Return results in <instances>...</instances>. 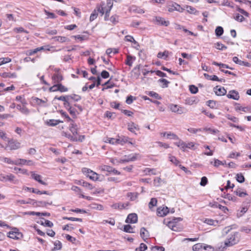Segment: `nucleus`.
Returning a JSON list of instances; mask_svg holds the SVG:
<instances>
[{"instance_id":"1","label":"nucleus","mask_w":251,"mask_h":251,"mask_svg":"<svg viewBox=\"0 0 251 251\" xmlns=\"http://www.w3.org/2000/svg\"><path fill=\"white\" fill-rule=\"evenodd\" d=\"M104 3H102L100 6L98 7V11L103 15L105 13L104 20L108 21L109 13L113 6V3L111 0H107V7H104Z\"/></svg>"},{"instance_id":"2","label":"nucleus","mask_w":251,"mask_h":251,"mask_svg":"<svg viewBox=\"0 0 251 251\" xmlns=\"http://www.w3.org/2000/svg\"><path fill=\"white\" fill-rule=\"evenodd\" d=\"M240 240V235L239 232H234L231 233L225 241V247H231L237 244Z\"/></svg>"},{"instance_id":"3","label":"nucleus","mask_w":251,"mask_h":251,"mask_svg":"<svg viewBox=\"0 0 251 251\" xmlns=\"http://www.w3.org/2000/svg\"><path fill=\"white\" fill-rule=\"evenodd\" d=\"M7 141L8 142V144L4 148L5 150L8 149L11 151L16 150L20 148L21 144L17 141L8 139Z\"/></svg>"},{"instance_id":"4","label":"nucleus","mask_w":251,"mask_h":251,"mask_svg":"<svg viewBox=\"0 0 251 251\" xmlns=\"http://www.w3.org/2000/svg\"><path fill=\"white\" fill-rule=\"evenodd\" d=\"M170 110L178 114H182L186 112V110L184 108L178 106L177 104L171 103L168 105Z\"/></svg>"},{"instance_id":"5","label":"nucleus","mask_w":251,"mask_h":251,"mask_svg":"<svg viewBox=\"0 0 251 251\" xmlns=\"http://www.w3.org/2000/svg\"><path fill=\"white\" fill-rule=\"evenodd\" d=\"M9 237L10 238L13 239H20L23 237V234L19 231V230L17 228H14L13 231H10L8 233Z\"/></svg>"},{"instance_id":"6","label":"nucleus","mask_w":251,"mask_h":251,"mask_svg":"<svg viewBox=\"0 0 251 251\" xmlns=\"http://www.w3.org/2000/svg\"><path fill=\"white\" fill-rule=\"evenodd\" d=\"M168 11L170 12H173L174 11H177L179 12H182L184 9L182 8L180 5L176 2H173L171 4H169L168 6Z\"/></svg>"},{"instance_id":"7","label":"nucleus","mask_w":251,"mask_h":251,"mask_svg":"<svg viewBox=\"0 0 251 251\" xmlns=\"http://www.w3.org/2000/svg\"><path fill=\"white\" fill-rule=\"evenodd\" d=\"M15 176L12 174L8 175H4L3 174L0 175V180L1 181L8 180L9 181H13L14 184H17L18 182V180H15Z\"/></svg>"},{"instance_id":"8","label":"nucleus","mask_w":251,"mask_h":251,"mask_svg":"<svg viewBox=\"0 0 251 251\" xmlns=\"http://www.w3.org/2000/svg\"><path fill=\"white\" fill-rule=\"evenodd\" d=\"M129 140L130 138L124 136H118V138H117V144L123 145L125 143H128L131 145H134L135 143L130 141Z\"/></svg>"},{"instance_id":"9","label":"nucleus","mask_w":251,"mask_h":251,"mask_svg":"<svg viewBox=\"0 0 251 251\" xmlns=\"http://www.w3.org/2000/svg\"><path fill=\"white\" fill-rule=\"evenodd\" d=\"M137 154H135L134 155L130 154L128 156L125 155V158L121 159L117 162L119 163H124L130 161H134L137 159Z\"/></svg>"},{"instance_id":"10","label":"nucleus","mask_w":251,"mask_h":251,"mask_svg":"<svg viewBox=\"0 0 251 251\" xmlns=\"http://www.w3.org/2000/svg\"><path fill=\"white\" fill-rule=\"evenodd\" d=\"M138 221V216L135 213H131L128 215L126 223L129 224H135Z\"/></svg>"},{"instance_id":"11","label":"nucleus","mask_w":251,"mask_h":251,"mask_svg":"<svg viewBox=\"0 0 251 251\" xmlns=\"http://www.w3.org/2000/svg\"><path fill=\"white\" fill-rule=\"evenodd\" d=\"M51 78L54 83L60 84L61 81L63 80V76L60 73H57L54 74Z\"/></svg>"},{"instance_id":"12","label":"nucleus","mask_w":251,"mask_h":251,"mask_svg":"<svg viewBox=\"0 0 251 251\" xmlns=\"http://www.w3.org/2000/svg\"><path fill=\"white\" fill-rule=\"evenodd\" d=\"M155 22L159 25L168 26L170 24L169 21H166L164 18L161 17H155Z\"/></svg>"},{"instance_id":"13","label":"nucleus","mask_w":251,"mask_h":251,"mask_svg":"<svg viewBox=\"0 0 251 251\" xmlns=\"http://www.w3.org/2000/svg\"><path fill=\"white\" fill-rule=\"evenodd\" d=\"M182 219L181 218H174L172 221H169L167 224V226L171 229L176 231L175 227L176 226L177 222L181 221Z\"/></svg>"},{"instance_id":"14","label":"nucleus","mask_w":251,"mask_h":251,"mask_svg":"<svg viewBox=\"0 0 251 251\" xmlns=\"http://www.w3.org/2000/svg\"><path fill=\"white\" fill-rule=\"evenodd\" d=\"M169 212V208L167 207H160L157 209V215L161 217L166 216Z\"/></svg>"},{"instance_id":"15","label":"nucleus","mask_w":251,"mask_h":251,"mask_svg":"<svg viewBox=\"0 0 251 251\" xmlns=\"http://www.w3.org/2000/svg\"><path fill=\"white\" fill-rule=\"evenodd\" d=\"M228 99H231L235 100H238L240 98L239 93L235 90H231L226 95Z\"/></svg>"},{"instance_id":"16","label":"nucleus","mask_w":251,"mask_h":251,"mask_svg":"<svg viewBox=\"0 0 251 251\" xmlns=\"http://www.w3.org/2000/svg\"><path fill=\"white\" fill-rule=\"evenodd\" d=\"M214 91L217 96H224L226 94V90L224 87L219 88L218 86L214 88Z\"/></svg>"},{"instance_id":"17","label":"nucleus","mask_w":251,"mask_h":251,"mask_svg":"<svg viewBox=\"0 0 251 251\" xmlns=\"http://www.w3.org/2000/svg\"><path fill=\"white\" fill-rule=\"evenodd\" d=\"M210 204L211 205V206L213 208H218L223 211L224 212V213H226L227 211H228V208L224 206H223L219 203H218L217 202H214L213 203H210Z\"/></svg>"},{"instance_id":"18","label":"nucleus","mask_w":251,"mask_h":251,"mask_svg":"<svg viewBox=\"0 0 251 251\" xmlns=\"http://www.w3.org/2000/svg\"><path fill=\"white\" fill-rule=\"evenodd\" d=\"M232 60L236 64H237L239 65L244 66L246 67H250L251 65L249 63L245 61H242L238 59V58L236 56H234L232 58Z\"/></svg>"},{"instance_id":"19","label":"nucleus","mask_w":251,"mask_h":251,"mask_svg":"<svg viewBox=\"0 0 251 251\" xmlns=\"http://www.w3.org/2000/svg\"><path fill=\"white\" fill-rule=\"evenodd\" d=\"M31 176L32 177L35 179L36 181H38L39 183H40L41 184L47 185V184L45 182L43 181L42 179V176H41L35 174L34 173L32 172L31 174Z\"/></svg>"},{"instance_id":"20","label":"nucleus","mask_w":251,"mask_h":251,"mask_svg":"<svg viewBox=\"0 0 251 251\" xmlns=\"http://www.w3.org/2000/svg\"><path fill=\"white\" fill-rule=\"evenodd\" d=\"M140 236L145 241V239H148L149 236V232L146 230L145 227H142L140 229Z\"/></svg>"},{"instance_id":"21","label":"nucleus","mask_w":251,"mask_h":251,"mask_svg":"<svg viewBox=\"0 0 251 251\" xmlns=\"http://www.w3.org/2000/svg\"><path fill=\"white\" fill-rule=\"evenodd\" d=\"M63 123V121H60L59 120H54V119H50L49 121H47L46 122V124L47 125L49 126H55L57 125L58 124Z\"/></svg>"},{"instance_id":"22","label":"nucleus","mask_w":251,"mask_h":251,"mask_svg":"<svg viewBox=\"0 0 251 251\" xmlns=\"http://www.w3.org/2000/svg\"><path fill=\"white\" fill-rule=\"evenodd\" d=\"M55 41H57L59 43H64L66 42L69 41V39L64 36H55L52 38Z\"/></svg>"},{"instance_id":"23","label":"nucleus","mask_w":251,"mask_h":251,"mask_svg":"<svg viewBox=\"0 0 251 251\" xmlns=\"http://www.w3.org/2000/svg\"><path fill=\"white\" fill-rule=\"evenodd\" d=\"M204 77L209 80L213 81H222V79H220L219 77L216 75H210L207 74H204Z\"/></svg>"},{"instance_id":"24","label":"nucleus","mask_w":251,"mask_h":251,"mask_svg":"<svg viewBox=\"0 0 251 251\" xmlns=\"http://www.w3.org/2000/svg\"><path fill=\"white\" fill-rule=\"evenodd\" d=\"M16 108L24 114L28 115L29 113V110L25 106H22L21 105L18 104Z\"/></svg>"},{"instance_id":"25","label":"nucleus","mask_w":251,"mask_h":251,"mask_svg":"<svg viewBox=\"0 0 251 251\" xmlns=\"http://www.w3.org/2000/svg\"><path fill=\"white\" fill-rule=\"evenodd\" d=\"M70 130L73 133V135H75L77 134V126L74 123H71L70 126Z\"/></svg>"},{"instance_id":"26","label":"nucleus","mask_w":251,"mask_h":251,"mask_svg":"<svg viewBox=\"0 0 251 251\" xmlns=\"http://www.w3.org/2000/svg\"><path fill=\"white\" fill-rule=\"evenodd\" d=\"M41 225L45 226H48V227H51L52 226H53V224L49 221V220H46L44 218H42V220L41 221Z\"/></svg>"},{"instance_id":"27","label":"nucleus","mask_w":251,"mask_h":251,"mask_svg":"<svg viewBox=\"0 0 251 251\" xmlns=\"http://www.w3.org/2000/svg\"><path fill=\"white\" fill-rule=\"evenodd\" d=\"M234 193L238 196L240 197H244L248 195L246 192L243 191V189L238 188L236 191H234Z\"/></svg>"},{"instance_id":"28","label":"nucleus","mask_w":251,"mask_h":251,"mask_svg":"<svg viewBox=\"0 0 251 251\" xmlns=\"http://www.w3.org/2000/svg\"><path fill=\"white\" fill-rule=\"evenodd\" d=\"M52 204V202H50L43 201H35L33 202L32 205H36L37 206H46L47 205H51Z\"/></svg>"},{"instance_id":"29","label":"nucleus","mask_w":251,"mask_h":251,"mask_svg":"<svg viewBox=\"0 0 251 251\" xmlns=\"http://www.w3.org/2000/svg\"><path fill=\"white\" fill-rule=\"evenodd\" d=\"M134 129L139 130V128L137 125L132 122L128 124V129L131 132H134Z\"/></svg>"},{"instance_id":"30","label":"nucleus","mask_w":251,"mask_h":251,"mask_svg":"<svg viewBox=\"0 0 251 251\" xmlns=\"http://www.w3.org/2000/svg\"><path fill=\"white\" fill-rule=\"evenodd\" d=\"M236 106L235 107V110H242V111H244L245 112H247L249 111V107L250 106H248L246 107H242L238 103H236Z\"/></svg>"},{"instance_id":"31","label":"nucleus","mask_w":251,"mask_h":251,"mask_svg":"<svg viewBox=\"0 0 251 251\" xmlns=\"http://www.w3.org/2000/svg\"><path fill=\"white\" fill-rule=\"evenodd\" d=\"M98 176L99 175L93 171H92V173H90V174L87 176L89 177L90 179L94 181H96L99 179Z\"/></svg>"},{"instance_id":"32","label":"nucleus","mask_w":251,"mask_h":251,"mask_svg":"<svg viewBox=\"0 0 251 251\" xmlns=\"http://www.w3.org/2000/svg\"><path fill=\"white\" fill-rule=\"evenodd\" d=\"M203 246L204 245L200 243L195 244L193 246V250L194 251H204Z\"/></svg>"},{"instance_id":"33","label":"nucleus","mask_w":251,"mask_h":251,"mask_svg":"<svg viewBox=\"0 0 251 251\" xmlns=\"http://www.w3.org/2000/svg\"><path fill=\"white\" fill-rule=\"evenodd\" d=\"M123 231L127 233H135V231L133 230V227L130 225H125Z\"/></svg>"},{"instance_id":"34","label":"nucleus","mask_w":251,"mask_h":251,"mask_svg":"<svg viewBox=\"0 0 251 251\" xmlns=\"http://www.w3.org/2000/svg\"><path fill=\"white\" fill-rule=\"evenodd\" d=\"M54 247L52 251L60 250L62 248V243L59 240H57L54 242Z\"/></svg>"},{"instance_id":"35","label":"nucleus","mask_w":251,"mask_h":251,"mask_svg":"<svg viewBox=\"0 0 251 251\" xmlns=\"http://www.w3.org/2000/svg\"><path fill=\"white\" fill-rule=\"evenodd\" d=\"M158 82L161 83L162 84L161 86L162 88H167L168 87V85L170 83V82L168 81L167 79L164 78H160L158 80Z\"/></svg>"},{"instance_id":"36","label":"nucleus","mask_w":251,"mask_h":251,"mask_svg":"<svg viewBox=\"0 0 251 251\" xmlns=\"http://www.w3.org/2000/svg\"><path fill=\"white\" fill-rule=\"evenodd\" d=\"M64 136H65L67 138L70 139V140L73 141H80L82 142V140L78 139L77 137L75 136L74 135H71L69 133H67L66 132H64Z\"/></svg>"},{"instance_id":"37","label":"nucleus","mask_w":251,"mask_h":251,"mask_svg":"<svg viewBox=\"0 0 251 251\" xmlns=\"http://www.w3.org/2000/svg\"><path fill=\"white\" fill-rule=\"evenodd\" d=\"M212 64L216 65V66H219L220 67L225 68L226 69H229L230 70H233V69L232 68L230 67L228 65H227L226 64L221 63H218L216 61H213L212 62Z\"/></svg>"},{"instance_id":"38","label":"nucleus","mask_w":251,"mask_h":251,"mask_svg":"<svg viewBox=\"0 0 251 251\" xmlns=\"http://www.w3.org/2000/svg\"><path fill=\"white\" fill-rule=\"evenodd\" d=\"M144 172L146 174V175H156V170L155 169H150V168H146L144 170Z\"/></svg>"},{"instance_id":"39","label":"nucleus","mask_w":251,"mask_h":251,"mask_svg":"<svg viewBox=\"0 0 251 251\" xmlns=\"http://www.w3.org/2000/svg\"><path fill=\"white\" fill-rule=\"evenodd\" d=\"M169 158V160L172 163H173L176 166H179V165H180L179 164L180 162L176 158V157H175L174 156L170 155Z\"/></svg>"},{"instance_id":"40","label":"nucleus","mask_w":251,"mask_h":251,"mask_svg":"<svg viewBox=\"0 0 251 251\" xmlns=\"http://www.w3.org/2000/svg\"><path fill=\"white\" fill-rule=\"evenodd\" d=\"M169 52L168 51H165L163 52H159L157 54V57L160 58H164V59H166L167 57L168 56Z\"/></svg>"},{"instance_id":"41","label":"nucleus","mask_w":251,"mask_h":251,"mask_svg":"<svg viewBox=\"0 0 251 251\" xmlns=\"http://www.w3.org/2000/svg\"><path fill=\"white\" fill-rule=\"evenodd\" d=\"M125 40L128 42L133 43L134 44H137L139 46V44L134 40V38L130 35H126L125 36Z\"/></svg>"},{"instance_id":"42","label":"nucleus","mask_w":251,"mask_h":251,"mask_svg":"<svg viewBox=\"0 0 251 251\" xmlns=\"http://www.w3.org/2000/svg\"><path fill=\"white\" fill-rule=\"evenodd\" d=\"M224 32V29L221 26H218L215 29V34L217 36H221Z\"/></svg>"},{"instance_id":"43","label":"nucleus","mask_w":251,"mask_h":251,"mask_svg":"<svg viewBox=\"0 0 251 251\" xmlns=\"http://www.w3.org/2000/svg\"><path fill=\"white\" fill-rule=\"evenodd\" d=\"M148 95L150 97L154 98L157 100H160L161 99V97L157 93L153 91L149 92Z\"/></svg>"},{"instance_id":"44","label":"nucleus","mask_w":251,"mask_h":251,"mask_svg":"<svg viewBox=\"0 0 251 251\" xmlns=\"http://www.w3.org/2000/svg\"><path fill=\"white\" fill-rule=\"evenodd\" d=\"M109 20L112 24L116 25L119 22V16L117 15H114L111 16Z\"/></svg>"},{"instance_id":"45","label":"nucleus","mask_w":251,"mask_h":251,"mask_svg":"<svg viewBox=\"0 0 251 251\" xmlns=\"http://www.w3.org/2000/svg\"><path fill=\"white\" fill-rule=\"evenodd\" d=\"M236 179L239 183H243L245 181V177L242 174H237L236 176Z\"/></svg>"},{"instance_id":"46","label":"nucleus","mask_w":251,"mask_h":251,"mask_svg":"<svg viewBox=\"0 0 251 251\" xmlns=\"http://www.w3.org/2000/svg\"><path fill=\"white\" fill-rule=\"evenodd\" d=\"M57 90L60 92H65L68 91V89L61 83L58 84V88Z\"/></svg>"},{"instance_id":"47","label":"nucleus","mask_w":251,"mask_h":251,"mask_svg":"<svg viewBox=\"0 0 251 251\" xmlns=\"http://www.w3.org/2000/svg\"><path fill=\"white\" fill-rule=\"evenodd\" d=\"M43 49H44V47H41L35 49L34 50H30L28 51V55H33V54L37 53L38 51H39L40 50H42Z\"/></svg>"},{"instance_id":"48","label":"nucleus","mask_w":251,"mask_h":251,"mask_svg":"<svg viewBox=\"0 0 251 251\" xmlns=\"http://www.w3.org/2000/svg\"><path fill=\"white\" fill-rule=\"evenodd\" d=\"M113 167L108 165H102L101 167V169L102 171H106L109 173L112 172Z\"/></svg>"},{"instance_id":"49","label":"nucleus","mask_w":251,"mask_h":251,"mask_svg":"<svg viewBox=\"0 0 251 251\" xmlns=\"http://www.w3.org/2000/svg\"><path fill=\"white\" fill-rule=\"evenodd\" d=\"M54 100L55 99H57L58 100H62V101H63L64 102L65 101H66V100H70V96L69 95H67V96H60V97H57V96H55L54 98Z\"/></svg>"},{"instance_id":"50","label":"nucleus","mask_w":251,"mask_h":251,"mask_svg":"<svg viewBox=\"0 0 251 251\" xmlns=\"http://www.w3.org/2000/svg\"><path fill=\"white\" fill-rule=\"evenodd\" d=\"M215 47L217 49L219 50H223L224 49H226L227 47L222 44L220 42H217L215 44Z\"/></svg>"},{"instance_id":"51","label":"nucleus","mask_w":251,"mask_h":251,"mask_svg":"<svg viewBox=\"0 0 251 251\" xmlns=\"http://www.w3.org/2000/svg\"><path fill=\"white\" fill-rule=\"evenodd\" d=\"M147 246L144 243H141L140 247L135 249V251H145L147 249Z\"/></svg>"},{"instance_id":"52","label":"nucleus","mask_w":251,"mask_h":251,"mask_svg":"<svg viewBox=\"0 0 251 251\" xmlns=\"http://www.w3.org/2000/svg\"><path fill=\"white\" fill-rule=\"evenodd\" d=\"M234 19L236 21L240 22H243L245 19L244 17L242 15L238 13L235 14V15L234 17Z\"/></svg>"},{"instance_id":"53","label":"nucleus","mask_w":251,"mask_h":251,"mask_svg":"<svg viewBox=\"0 0 251 251\" xmlns=\"http://www.w3.org/2000/svg\"><path fill=\"white\" fill-rule=\"evenodd\" d=\"M187 11L190 14H196L197 11L196 9L191 6L187 5L186 6Z\"/></svg>"},{"instance_id":"54","label":"nucleus","mask_w":251,"mask_h":251,"mask_svg":"<svg viewBox=\"0 0 251 251\" xmlns=\"http://www.w3.org/2000/svg\"><path fill=\"white\" fill-rule=\"evenodd\" d=\"M3 77H12L15 78L16 77V73H4L2 75Z\"/></svg>"},{"instance_id":"55","label":"nucleus","mask_w":251,"mask_h":251,"mask_svg":"<svg viewBox=\"0 0 251 251\" xmlns=\"http://www.w3.org/2000/svg\"><path fill=\"white\" fill-rule=\"evenodd\" d=\"M157 202V201L156 199L151 198L149 203V208H151L152 207L156 206Z\"/></svg>"},{"instance_id":"56","label":"nucleus","mask_w":251,"mask_h":251,"mask_svg":"<svg viewBox=\"0 0 251 251\" xmlns=\"http://www.w3.org/2000/svg\"><path fill=\"white\" fill-rule=\"evenodd\" d=\"M189 90L192 94H196L198 92V88L194 85L189 86Z\"/></svg>"},{"instance_id":"57","label":"nucleus","mask_w":251,"mask_h":251,"mask_svg":"<svg viewBox=\"0 0 251 251\" xmlns=\"http://www.w3.org/2000/svg\"><path fill=\"white\" fill-rule=\"evenodd\" d=\"M226 164V161L223 163L222 161L217 159H214V162L213 163V165L216 167H218L220 165H224Z\"/></svg>"},{"instance_id":"58","label":"nucleus","mask_w":251,"mask_h":251,"mask_svg":"<svg viewBox=\"0 0 251 251\" xmlns=\"http://www.w3.org/2000/svg\"><path fill=\"white\" fill-rule=\"evenodd\" d=\"M105 142L109 143L111 144H117V139H115L113 138H106V139L105 140Z\"/></svg>"},{"instance_id":"59","label":"nucleus","mask_w":251,"mask_h":251,"mask_svg":"<svg viewBox=\"0 0 251 251\" xmlns=\"http://www.w3.org/2000/svg\"><path fill=\"white\" fill-rule=\"evenodd\" d=\"M70 96V99H72L75 101H78L81 99V97L79 95L73 94Z\"/></svg>"},{"instance_id":"60","label":"nucleus","mask_w":251,"mask_h":251,"mask_svg":"<svg viewBox=\"0 0 251 251\" xmlns=\"http://www.w3.org/2000/svg\"><path fill=\"white\" fill-rule=\"evenodd\" d=\"M151 251H164L165 249L163 247L154 246L151 247Z\"/></svg>"},{"instance_id":"61","label":"nucleus","mask_w":251,"mask_h":251,"mask_svg":"<svg viewBox=\"0 0 251 251\" xmlns=\"http://www.w3.org/2000/svg\"><path fill=\"white\" fill-rule=\"evenodd\" d=\"M167 137L169 139H178V137L176 134L171 132L167 133Z\"/></svg>"},{"instance_id":"62","label":"nucleus","mask_w":251,"mask_h":251,"mask_svg":"<svg viewBox=\"0 0 251 251\" xmlns=\"http://www.w3.org/2000/svg\"><path fill=\"white\" fill-rule=\"evenodd\" d=\"M44 12L45 14L48 16L49 18H50L51 19H55L56 18V16L53 13L50 12L47 10H44Z\"/></svg>"},{"instance_id":"63","label":"nucleus","mask_w":251,"mask_h":251,"mask_svg":"<svg viewBox=\"0 0 251 251\" xmlns=\"http://www.w3.org/2000/svg\"><path fill=\"white\" fill-rule=\"evenodd\" d=\"M208 103L207 105L211 108H215L216 105V102L214 100H209L207 101Z\"/></svg>"},{"instance_id":"64","label":"nucleus","mask_w":251,"mask_h":251,"mask_svg":"<svg viewBox=\"0 0 251 251\" xmlns=\"http://www.w3.org/2000/svg\"><path fill=\"white\" fill-rule=\"evenodd\" d=\"M133 57L130 55H128L127 56L126 61V64L129 66H131L132 65V60Z\"/></svg>"}]
</instances>
